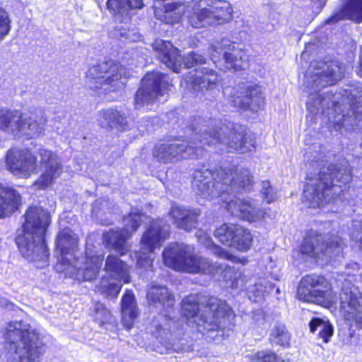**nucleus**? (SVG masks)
<instances>
[{"label":"nucleus","mask_w":362,"mask_h":362,"mask_svg":"<svg viewBox=\"0 0 362 362\" xmlns=\"http://www.w3.org/2000/svg\"><path fill=\"white\" fill-rule=\"evenodd\" d=\"M143 216H144V214L132 211L124 217V228L122 229L127 233V237H131L141 226Z\"/></svg>","instance_id":"45"},{"label":"nucleus","mask_w":362,"mask_h":362,"mask_svg":"<svg viewBox=\"0 0 362 362\" xmlns=\"http://www.w3.org/2000/svg\"><path fill=\"white\" fill-rule=\"evenodd\" d=\"M327 285V279L320 275L310 274L305 276L300 280L298 287V297L299 300H308L310 296L309 291L316 288V286H325Z\"/></svg>","instance_id":"36"},{"label":"nucleus","mask_w":362,"mask_h":362,"mask_svg":"<svg viewBox=\"0 0 362 362\" xmlns=\"http://www.w3.org/2000/svg\"><path fill=\"white\" fill-rule=\"evenodd\" d=\"M98 121L100 125L105 128H116L123 131L128 127V122L124 115L112 108L100 111Z\"/></svg>","instance_id":"33"},{"label":"nucleus","mask_w":362,"mask_h":362,"mask_svg":"<svg viewBox=\"0 0 362 362\" xmlns=\"http://www.w3.org/2000/svg\"><path fill=\"white\" fill-rule=\"evenodd\" d=\"M274 286L267 282L264 279H259L258 282H255L252 286L247 288L249 293H252L255 296V301H257V298L264 297L266 294H269L273 289Z\"/></svg>","instance_id":"46"},{"label":"nucleus","mask_w":362,"mask_h":362,"mask_svg":"<svg viewBox=\"0 0 362 362\" xmlns=\"http://www.w3.org/2000/svg\"><path fill=\"white\" fill-rule=\"evenodd\" d=\"M325 155L319 145L307 149L305 160L317 172H310L303 191L305 201L310 207H320L334 201L352 180V171L343 157Z\"/></svg>","instance_id":"2"},{"label":"nucleus","mask_w":362,"mask_h":362,"mask_svg":"<svg viewBox=\"0 0 362 362\" xmlns=\"http://www.w3.org/2000/svg\"><path fill=\"white\" fill-rule=\"evenodd\" d=\"M110 203L106 199H100L96 200L93 204V211H105L109 209Z\"/></svg>","instance_id":"56"},{"label":"nucleus","mask_w":362,"mask_h":362,"mask_svg":"<svg viewBox=\"0 0 362 362\" xmlns=\"http://www.w3.org/2000/svg\"><path fill=\"white\" fill-rule=\"evenodd\" d=\"M165 264L178 272L189 274L214 273L218 266L194 252V248L182 243H170L163 252Z\"/></svg>","instance_id":"9"},{"label":"nucleus","mask_w":362,"mask_h":362,"mask_svg":"<svg viewBox=\"0 0 362 362\" xmlns=\"http://www.w3.org/2000/svg\"><path fill=\"white\" fill-rule=\"evenodd\" d=\"M103 259V256L87 250L86 257H83L81 260L76 259L74 266L69 261L63 266L64 268L60 267L59 271L71 274L79 281H92L98 276Z\"/></svg>","instance_id":"18"},{"label":"nucleus","mask_w":362,"mask_h":362,"mask_svg":"<svg viewBox=\"0 0 362 362\" xmlns=\"http://www.w3.org/2000/svg\"><path fill=\"white\" fill-rule=\"evenodd\" d=\"M276 293L277 294H279V293H280V289H279V288H276Z\"/></svg>","instance_id":"58"},{"label":"nucleus","mask_w":362,"mask_h":362,"mask_svg":"<svg viewBox=\"0 0 362 362\" xmlns=\"http://www.w3.org/2000/svg\"><path fill=\"white\" fill-rule=\"evenodd\" d=\"M153 155L160 163H173L168 142L156 145L153 148Z\"/></svg>","instance_id":"48"},{"label":"nucleus","mask_w":362,"mask_h":362,"mask_svg":"<svg viewBox=\"0 0 362 362\" xmlns=\"http://www.w3.org/2000/svg\"><path fill=\"white\" fill-rule=\"evenodd\" d=\"M40 165L43 170L34 183L38 189H45L50 186L62 173V164L59 156L47 148L39 149Z\"/></svg>","instance_id":"20"},{"label":"nucleus","mask_w":362,"mask_h":362,"mask_svg":"<svg viewBox=\"0 0 362 362\" xmlns=\"http://www.w3.org/2000/svg\"><path fill=\"white\" fill-rule=\"evenodd\" d=\"M6 163L9 171L21 177H28L37 169V158L29 151L13 148L7 152Z\"/></svg>","instance_id":"22"},{"label":"nucleus","mask_w":362,"mask_h":362,"mask_svg":"<svg viewBox=\"0 0 362 362\" xmlns=\"http://www.w3.org/2000/svg\"><path fill=\"white\" fill-rule=\"evenodd\" d=\"M209 51L212 60L222 54L228 69H244L247 65V57L245 51L228 39L214 40Z\"/></svg>","instance_id":"15"},{"label":"nucleus","mask_w":362,"mask_h":362,"mask_svg":"<svg viewBox=\"0 0 362 362\" xmlns=\"http://www.w3.org/2000/svg\"><path fill=\"white\" fill-rule=\"evenodd\" d=\"M105 6L114 16L116 21L126 23L129 21V11L141 8L143 1H105Z\"/></svg>","instance_id":"32"},{"label":"nucleus","mask_w":362,"mask_h":362,"mask_svg":"<svg viewBox=\"0 0 362 362\" xmlns=\"http://www.w3.org/2000/svg\"><path fill=\"white\" fill-rule=\"evenodd\" d=\"M23 112L3 109L0 110V129L18 136L21 134Z\"/></svg>","instance_id":"29"},{"label":"nucleus","mask_w":362,"mask_h":362,"mask_svg":"<svg viewBox=\"0 0 362 362\" xmlns=\"http://www.w3.org/2000/svg\"><path fill=\"white\" fill-rule=\"evenodd\" d=\"M169 215L173 223L177 228L190 231L197 226V218L200 215V210L174 205L172 206Z\"/></svg>","instance_id":"24"},{"label":"nucleus","mask_w":362,"mask_h":362,"mask_svg":"<svg viewBox=\"0 0 362 362\" xmlns=\"http://www.w3.org/2000/svg\"><path fill=\"white\" fill-rule=\"evenodd\" d=\"M310 330L314 333L319 331L318 337L325 343H328L334 334V327L328 320L315 317L309 322Z\"/></svg>","instance_id":"39"},{"label":"nucleus","mask_w":362,"mask_h":362,"mask_svg":"<svg viewBox=\"0 0 362 362\" xmlns=\"http://www.w3.org/2000/svg\"><path fill=\"white\" fill-rule=\"evenodd\" d=\"M2 306H4L6 309L12 310V311H16L18 307L16 306L13 303L7 301L6 300H4L1 301Z\"/></svg>","instance_id":"57"},{"label":"nucleus","mask_w":362,"mask_h":362,"mask_svg":"<svg viewBox=\"0 0 362 362\" xmlns=\"http://www.w3.org/2000/svg\"><path fill=\"white\" fill-rule=\"evenodd\" d=\"M152 47L160 62L174 72L179 73L182 64L189 69L206 62L204 56L194 52H189L181 59L178 49L170 42L161 39L156 40Z\"/></svg>","instance_id":"12"},{"label":"nucleus","mask_w":362,"mask_h":362,"mask_svg":"<svg viewBox=\"0 0 362 362\" xmlns=\"http://www.w3.org/2000/svg\"><path fill=\"white\" fill-rule=\"evenodd\" d=\"M213 265L219 267H218L216 271L214 273H209V275H215L221 273L223 281L228 284V286L232 288H237L239 286H243V274L240 271L235 269L234 267H231L219 262H213Z\"/></svg>","instance_id":"35"},{"label":"nucleus","mask_w":362,"mask_h":362,"mask_svg":"<svg viewBox=\"0 0 362 362\" xmlns=\"http://www.w3.org/2000/svg\"><path fill=\"white\" fill-rule=\"evenodd\" d=\"M122 317L124 327L129 329L138 316V309L133 293H127L122 299Z\"/></svg>","instance_id":"34"},{"label":"nucleus","mask_w":362,"mask_h":362,"mask_svg":"<svg viewBox=\"0 0 362 362\" xmlns=\"http://www.w3.org/2000/svg\"><path fill=\"white\" fill-rule=\"evenodd\" d=\"M104 270L115 280L124 284L130 281L129 267L116 255H109L107 257Z\"/></svg>","instance_id":"30"},{"label":"nucleus","mask_w":362,"mask_h":362,"mask_svg":"<svg viewBox=\"0 0 362 362\" xmlns=\"http://www.w3.org/2000/svg\"><path fill=\"white\" fill-rule=\"evenodd\" d=\"M11 23L8 13L0 7V41L9 33L11 28Z\"/></svg>","instance_id":"49"},{"label":"nucleus","mask_w":362,"mask_h":362,"mask_svg":"<svg viewBox=\"0 0 362 362\" xmlns=\"http://www.w3.org/2000/svg\"><path fill=\"white\" fill-rule=\"evenodd\" d=\"M210 248L211 250L212 253L220 258L229 260L233 258V255L228 253L226 250H223L218 245H216L214 243L211 244Z\"/></svg>","instance_id":"54"},{"label":"nucleus","mask_w":362,"mask_h":362,"mask_svg":"<svg viewBox=\"0 0 362 362\" xmlns=\"http://www.w3.org/2000/svg\"><path fill=\"white\" fill-rule=\"evenodd\" d=\"M351 238L358 244V247L362 250V223L355 221L351 232Z\"/></svg>","instance_id":"51"},{"label":"nucleus","mask_w":362,"mask_h":362,"mask_svg":"<svg viewBox=\"0 0 362 362\" xmlns=\"http://www.w3.org/2000/svg\"><path fill=\"white\" fill-rule=\"evenodd\" d=\"M220 5L203 8L194 13L189 21L194 28L206 27L228 23L233 19V10L228 1H218Z\"/></svg>","instance_id":"16"},{"label":"nucleus","mask_w":362,"mask_h":362,"mask_svg":"<svg viewBox=\"0 0 362 362\" xmlns=\"http://www.w3.org/2000/svg\"><path fill=\"white\" fill-rule=\"evenodd\" d=\"M310 296L308 300H301L304 302L315 303L323 306H329L335 300V295L333 293L329 282L325 286H316V288L309 291Z\"/></svg>","instance_id":"38"},{"label":"nucleus","mask_w":362,"mask_h":362,"mask_svg":"<svg viewBox=\"0 0 362 362\" xmlns=\"http://www.w3.org/2000/svg\"><path fill=\"white\" fill-rule=\"evenodd\" d=\"M269 339L272 345L283 348L288 347L290 346L291 334L284 325L276 323L271 330Z\"/></svg>","instance_id":"40"},{"label":"nucleus","mask_w":362,"mask_h":362,"mask_svg":"<svg viewBox=\"0 0 362 362\" xmlns=\"http://www.w3.org/2000/svg\"><path fill=\"white\" fill-rule=\"evenodd\" d=\"M129 238L123 229L110 230L104 234L105 243L121 255H125L129 250V247L127 244V240Z\"/></svg>","instance_id":"37"},{"label":"nucleus","mask_w":362,"mask_h":362,"mask_svg":"<svg viewBox=\"0 0 362 362\" xmlns=\"http://www.w3.org/2000/svg\"><path fill=\"white\" fill-rule=\"evenodd\" d=\"M168 235V227L163 226L161 220L153 221L141 238V247L136 253L137 266L152 270L153 250L160 247Z\"/></svg>","instance_id":"13"},{"label":"nucleus","mask_w":362,"mask_h":362,"mask_svg":"<svg viewBox=\"0 0 362 362\" xmlns=\"http://www.w3.org/2000/svg\"><path fill=\"white\" fill-rule=\"evenodd\" d=\"M232 105L239 110L257 112L264 105L261 88L256 85H243L233 90L230 98Z\"/></svg>","instance_id":"19"},{"label":"nucleus","mask_w":362,"mask_h":362,"mask_svg":"<svg viewBox=\"0 0 362 362\" xmlns=\"http://www.w3.org/2000/svg\"><path fill=\"white\" fill-rule=\"evenodd\" d=\"M345 69L339 61H317L313 62L304 76L303 86L308 93V110L317 114L321 111L329 115V122L336 131L342 128L350 130L362 120V91L348 93H324L319 95L321 88L334 85L344 74Z\"/></svg>","instance_id":"1"},{"label":"nucleus","mask_w":362,"mask_h":362,"mask_svg":"<svg viewBox=\"0 0 362 362\" xmlns=\"http://www.w3.org/2000/svg\"><path fill=\"white\" fill-rule=\"evenodd\" d=\"M251 362H284L285 361L271 350H262L249 356Z\"/></svg>","instance_id":"47"},{"label":"nucleus","mask_w":362,"mask_h":362,"mask_svg":"<svg viewBox=\"0 0 362 362\" xmlns=\"http://www.w3.org/2000/svg\"><path fill=\"white\" fill-rule=\"evenodd\" d=\"M194 119L190 125V128L192 131L190 141H185L182 140H176L168 142L173 162L179 160L180 158L188 157L197 158L202 154L203 148L205 146L200 143L199 139H197L194 136V131L192 127Z\"/></svg>","instance_id":"23"},{"label":"nucleus","mask_w":362,"mask_h":362,"mask_svg":"<svg viewBox=\"0 0 362 362\" xmlns=\"http://www.w3.org/2000/svg\"><path fill=\"white\" fill-rule=\"evenodd\" d=\"M197 237L199 242L206 247H210L211 244L214 243L209 235L202 230H199L197 233Z\"/></svg>","instance_id":"55"},{"label":"nucleus","mask_w":362,"mask_h":362,"mask_svg":"<svg viewBox=\"0 0 362 362\" xmlns=\"http://www.w3.org/2000/svg\"><path fill=\"white\" fill-rule=\"evenodd\" d=\"M192 127L194 136L204 146L223 144L228 149L241 153L253 151L256 148L255 138L240 124L230 122L223 124L214 119L196 117Z\"/></svg>","instance_id":"3"},{"label":"nucleus","mask_w":362,"mask_h":362,"mask_svg":"<svg viewBox=\"0 0 362 362\" xmlns=\"http://www.w3.org/2000/svg\"><path fill=\"white\" fill-rule=\"evenodd\" d=\"M154 8L156 16L162 17L163 11L167 14L174 11L177 8V5L174 2H171L164 5H160V6H154Z\"/></svg>","instance_id":"53"},{"label":"nucleus","mask_w":362,"mask_h":362,"mask_svg":"<svg viewBox=\"0 0 362 362\" xmlns=\"http://www.w3.org/2000/svg\"><path fill=\"white\" fill-rule=\"evenodd\" d=\"M24 217L25 221L17 231L16 244L23 257L42 261L47 257L44 236L51 222L49 214L40 206H31Z\"/></svg>","instance_id":"6"},{"label":"nucleus","mask_w":362,"mask_h":362,"mask_svg":"<svg viewBox=\"0 0 362 362\" xmlns=\"http://www.w3.org/2000/svg\"><path fill=\"white\" fill-rule=\"evenodd\" d=\"M340 307L346 320L354 321L358 329L362 328V296L348 282L344 283L340 293Z\"/></svg>","instance_id":"21"},{"label":"nucleus","mask_w":362,"mask_h":362,"mask_svg":"<svg viewBox=\"0 0 362 362\" xmlns=\"http://www.w3.org/2000/svg\"><path fill=\"white\" fill-rule=\"evenodd\" d=\"M261 192L263 195L264 200L267 204L274 202L276 199V192L268 180L262 182Z\"/></svg>","instance_id":"50"},{"label":"nucleus","mask_w":362,"mask_h":362,"mask_svg":"<svg viewBox=\"0 0 362 362\" xmlns=\"http://www.w3.org/2000/svg\"><path fill=\"white\" fill-rule=\"evenodd\" d=\"M91 316L93 320L100 326L105 324H112L115 322L111 312L103 303L99 302L95 303Z\"/></svg>","instance_id":"43"},{"label":"nucleus","mask_w":362,"mask_h":362,"mask_svg":"<svg viewBox=\"0 0 362 362\" xmlns=\"http://www.w3.org/2000/svg\"><path fill=\"white\" fill-rule=\"evenodd\" d=\"M182 309L189 324H195L199 332L213 329L214 325H218L221 319L232 315L230 306L225 301L215 297L189 295L182 302Z\"/></svg>","instance_id":"7"},{"label":"nucleus","mask_w":362,"mask_h":362,"mask_svg":"<svg viewBox=\"0 0 362 362\" xmlns=\"http://www.w3.org/2000/svg\"><path fill=\"white\" fill-rule=\"evenodd\" d=\"M21 196L13 189L0 186V218L13 213L20 205Z\"/></svg>","instance_id":"31"},{"label":"nucleus","mask_w":362,"mask_h":362,"mask_svg":"<svg viewBox=\"0 0 362 362\" xmlns=\"http://www.w3.org/2000/svg\"><path fill=\"white\" fill-rule=\"evenodd\" d=\"M240 226L223 224L214 231V236L223 245L230 247Z\"/></svg>","instance_id":"41"},{"label":"nucleus","mask_w":362,"mask_h":362,"mask_svg":"<svg viewBox=\"0 0 362 362\" xmlns=\"http://www.w3.org/2000/svg\"><path fill=\"white\" fill-rule=\"evenodd\" d=\"M253 182L252 180L248 188L242 189L240 192L250 190ZM239 192V191L230 190L228 193H225L223 197H221L223 202L226 204V208L232 215L250 222H255L265 217L267 213L257 209L252 199L232 196L230 192Z\"/></svg>","instance_id":"17"},{"label":"nucleus","mask_w":362,"mask_h":362,"mask_svg":"<svg viewBox=\"0 0 362 362\" xmlns=\"http://www.w3.org/2000/svg\"><path fill=\"white\" fill-rule=\"evenodd\" d=\"M252 243V236L250 230L240 226L230 247L240 251H247L251 247Z\"/></svg>","instance_id":"42"},{"label":"nucleus","mask_w":362,"mask_h":362,"mask_svg":"<svg viewBox=\"0 0 362 362\" xmlns=\"http://www.w3.org/2000/svg\"><path fill=\"white\" fill-rule=\"evenodd\" d=\"M4 337L13 345L18 362H40L45 352L39 333L25 321H13L4 328Z\"/></svg>","instance_id":"8"},{"label":"nucleus","mask_w":362,"mask_h":362,"mask_svg":"<svg viewBox=\"0 0 362 362\" xmlns=\"http://www.w3.org/2000/svg\"><path fill=\"white\" fill-rule=\"evenodd\" d=\"M345 19H350L356 23L362 21V1H346L325 21V24H335Z\"/></svg>","instance_id":"27"},{"label":"nucleus","mask_w":362,"mask_h":362,"mask_svg":"<svg viewBox=\"0 0 362 362\" xmlns=\"http://www.w3.org/2000/svg\"><path fill=\"white\" fill-rule=\"evenodd\" d=\"M171 84L164 74L152 72L146 74L141 81V86L135 94V105L139 108L144 105L152 104L164 95Z\"/></svg>","instance_id":"14"},{"label":"nucleus","mask_w":362,"mask_h":362,"mask_svg":"<svg viewBox=\"0 0 362 362\" xmlns=\"http://www.w3.org/2000/svg\"><path fill=\"white\" fill-rule=\"evenodd\" d=\"M252 175L247 168L235 170L221 168L214 175L208 169H198L193 173L192 187L204 198L223 197L230 190L240 191L248 188Z\"/></svg>","instance_id":"5"},{"label":"nucleus","mask_w":362,"mask_h":362,"mask_svg":"<svg viewBox=\"0 0 362 362\" xmlns=\"http://www.w3.org/2000/svg\"><path fill=\"white\" fill-rule=\"evenodd\" d=\"M344 247V243L338 235L323 236L315 233L305 238L300 246V252L311 257L327 262L329 259L339 257Z\"/></svg>","instance_id":"11"},{"label":"nucleus","mask_w":362,"mask_h":362,"mask_svg":"<svg viewBox=\"0 0 362 362\" xmlns=\"http://www.w3.org/2000/svg\"><path fill=\"white\" fill-rule=\"evenodd\" d=\"M117 35L131 42H136L141 40V35L134 30L119 28Z\"/></svg>","instance_id":"52"},{"label":"nucleus","mask_w":362,"mask_h":362,"mask_svg":"<svg viewBox=\"0 0 362 362\" xmlns=\"http://www.w3.org/2000/svg\"><path fill=\"white\" fill-rule=\"evenodd\" d=\"M47 118L41 110L23 112L21 126V135L30 137L42 134L45 129Z\"/></svg>","instance_id":"25"},{"label":"nucleus","mask_w":362,"mask_h":362,"mask_svg":"<svg viewBox=\"0 0 362 362\" xmlns=\"http://www.w3.org/2000/svg\"><path fill=\"white\" fill-rule=\"evenodd\" d=\"M130 76L129 71L119 62L113 60L102 62L90 66L86 72V83L91 88H102L104 85L110 88H122L124 80Z\"/></svg>","instance_id":"10"},{"label":"nucleus","mask_w":362,"mask_h":362,"mask_svg":"<svg viewBox=\"0 0 362 362\" xmlns=\"http://www.w3.org/2000/svg\"><path fill=\"white\" fill-rule=\"evenodd\" d=\"M122 285L110 282L108 278H103L95 287V291L107 298H116L119 294Z\"/></svg>","instance_id":"44"},{"label":"nucleus","mask_w":362,"mask_h":362,"mask_svg":"<svg viewBox=\"0 0 362 362\" xmlns=\"http://www.w3.org/2000/svg\"><path fill=\"white\" fill-rule=\"evenodd\" d=\"M78 243L77 235L69 228L64 229L59 233L57 240V247L60 251L62 257L59 264L56 266L57 270H59L60 267L70 261L66 255L74 252L78 246Z\"/></svg>","instance_id":"28"},{"label":"nucleus","mask_w":362,"mask_h":362,"mask_svg":"<svg viewBox=\"0 0 362 362\" xmlns=\"http://www.w3.org/2000/svg\"><path fill=\"white\" fill-rule=\"evenodd\" d=\"M218 81L219 77L216 72L204 67L196 71L194 77L188 81V86L193 92L199 93L204 90L214 89Z\"/></svg>","instance_id":"26"},{"label":"nucleus","mask_w":362,"mask_h":362,"mask_svg":"<svg viewBox=\"0 0 362 362\" xmlns=\"http://www.w3.org/2000/svg\"><path fill=\"white\" fill-rule=\"evenodd\" d=\"M146 298L151 306L163 308L154 325L153 334L157 339L175 351H191V345L186 344V340L180 337L183 334L181 324L173 315L174 295L165 286L153 285L147 292Z\"/></svg>","instance_id":"4"}]
</instances>
